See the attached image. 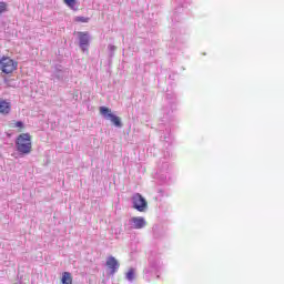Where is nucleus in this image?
Masks as SVG:
<instances>
[{
	"label": "nucleus",
	"mask_w": 284,
	"mask_h": 284,
	"mask_svg": "<svg viewBox=\"0 0 284 284\" xmlns=\"http://www.w3.org/2000/svg\"><path fill=\"white\" fill-rule=\"evenodd\" d=\"M106 267L111 270V274H116L120 267L119 261H116L114 256H109L106 260Z\"/></svg>",
	"instance_id": "nucleus-7"
},
{
	"label": "nucleus",
	"mask_w": 284,
	"mask_h": 284,
	"mask_svg": "<svg viewBox=\"0 0 284 284\" xmlns=\"http://www.w3.org/2000/svg\"><path fill=\"white\" fill-rule=\"evenodd\" d=\"M3 12H8V3L1 1L0 2V14H3Z\"/></svg>",
	"instance_id": "nucleus-13"
},
{
	"label": "nucleus",
	"mask_w": 284,
	"mask_h": 284,
	"mask_svg": "<svg viewBox=\"0 0 284 284\" xmlns=\"http://www.w3.org/2000/svg\"><path fill=\"white\" fill-rule=\"evenodd\" d=\"M61 283L62 284H72V273L63 272Z\"/></svg>",
	"instance_id": "nucleus-10"
},
{
	"label": "nucleus",
	"mask_w": 284,
	"mask_h": 284,
	"mask_svg": "<svg viewBox=\"0 0 284 284\" xmlns=\"http://www.w3.org/2000/svg\"><path fill=\"white\" fill-rule=\"evenodd\" d=\"M126 278H128V281H134V271H133V268L128 271Z\"/></svg>",
	"instance_id": "nucleus-14"
},
{
	"label": "nucleus",
	"mask_w": 284,
	"mask_h": 284,
	"mask_svg": "<svg viewBox=\"0 0 284 284\" xmlns=\"http://www.w3.org/2000/svg\"><path fill=\"white\" fill-rule=\"evenodd\" d=\"M16 148L20 154H30L32 152V135L21 133L16 140Z\"/></svg>",
	"instance_id": "nucleus-1"
},
{
	"label": "nucleus",
	"mask_w": 284,
	"mask_h": 284,
	"mask_svg": "<svg viewBox=\"0 0 284 284\" xmlns=\"http://www.w3.org/2000/svg\"><path fill=\"white\" fill-rule=\"evenodd\" d=\"M132 201L133 207L134 210H138V212H145V210H148V201H145L140 193L134 194Z\"/></svg>",
	"instance_id": "nucleus-4"
},
{
	"label": "nucleus",
	"mask_w": 284,
	"mask_h": 284,
	"mask_svg": "<svg viewBox=\"0 0 284 284\" xmlns=\"http://www.w3.org/2000/svg\"><path fill=\"white\" fill-rule=\"evenodd\" d=\"M77 1H79V0H63L65 6H68V8H70V10H77V8H75Z\"/></svg>",
	"instance_id": "nucleus-11"
},
{
	"label": "nucleus",
	"mask_w": 284,
	"mask_h": 284,
	"mask_svg": "<svg viewBox=\"0 0 284 284\" xmlns=\"http://www.w3.org/2000/svg\"><path fill=\"white\" fill-rule=\"evenodd\" d=\"M100 114H102L104 119L112 121L116 128H121V118L112 114V110H110V108L100 106Z\"/></svg>",
	"instance_id": "nucleus-3"
},
{
	"label": "nucleus",
	"mask_w": 284,
	"mask_h": 284,
	"mask_svg": "<svg viewBox=\"0 0 284 284\" xmlns=\"http://www.w3.org/2000/svg\"><path fill=\"white\" fill-rule=\"evenodd\" d=\"M110 50H116V47L110 45Z\"/></svg>",
	"instance_id": "nucleus-15"
},
{
	"label": "nucleus",
	"mask_w": 284,
	"mask_h": 284,
	"mask_svg": "<svg viewBox=\"0 0 284 284\" xmlns=\"http://www.w3.org/2000/svg\"><path fill=\"white\" fill-rule=\"evenodd\" d=\"M9 128H17L18 132H22L23 130H26V125L21 121H12L11 123H9Z\"/></svg>",
	"instance_id": "nucleus-9"
},
{
	"label": "nucleus",
	"mask_w": 284,
	"mask_h": 284,
	"mask_svg": "<svg viewBox=\"0 0 284 284\" xmlns=\"http://www.w3.org/2000/svg\"><path fill=\"white\" fill-rule=\"evenodd\" d=\"M74 21H75V23H88L90 21V18H88V17H75Z\"/></svg>",
	"instance_id": "nucleus-12"
},
{
	"label": "nucleus",
	"mask_w": 284,
	"mask_h": 284,
	"mask_svg": "<svg viewBox=\"0 0 284 284\" xmlns=\"http://www.w3.org/2000/svg\"><path fill=\"white\" fill-rule=\"evenodd\" d=\"M10 110H12V105L10 102L6 100L0 101V114H10Z\"/></svg>",
	"instance_id": "nucleus-8"
},
{
	"label": "nucleus",
	"mask_w": 284,
	"mask_h": 284,
	"mask_svg": "<svg viewBox=\"0 0 284 284\" xmlns=\"http://www.w3.org/2000/svg\"><path fill=\"white\" fill-rule=\"evenodd\" d=\"M18 65L19 63L9 57H2L0 59V70H2L4 74H12Z\"/></svg>",
	"instance_id": "nucleus-2"
},
{
	"label": "nucleus",
	"mask_w": 284,
	"mask_h": 284,
	"mask_svg": "<svg viewBox=\"0 0 284 284\" xmlns=\"http://www.w3.org/2000/svg\"><path fill=\"white\" fill-rule=\"evenodd\" d=\"M80 48L83 52L90 48V34L88 32H78Z\"/></svg>",
	"instance_id": "nucleus-5"
},
{
	"label": "nucleus",
	"mask_w": 284,
	"mask_h": 284,
	"mask_svg": "<svg viewBox=\"0 0 284 284\" xmlns=\"http://www.w3.org/2000/svg\"><path fill=\"white\" fill-rule=\"evenodd\" d=\"M130 223L133 230H143V227L148 225V222H145V217L143 216L131 217Z\"/></svg>",
	"instance_id": "nucleus-6"
}]
</instances>
